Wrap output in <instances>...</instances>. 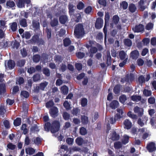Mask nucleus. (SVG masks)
I'll return each instance as SVG.
<instances>
[{"mask_svg":"<svg viewBox=\"0 0 156 156\" xmlns=\"http://www.w3.org/2000/svg\"><path fill=\"white\" fill-rule=\"evenodd\" d=\"M74 35L77 39H81L85 34V31L82 23H78L75 27Z\"/></svg>","mask_w":156,"mask_h":156,"instance_id":"1","label":"nucleus"},{"mask_svg":"<svg viewBox=\"0 0 156 156\" xmlns=\"http://www.w3.org/2000/svg\"><path fill=\"white\" fill-rule=\"evenodd\" d=\"M29 42L30 44H37L39 46L44 45L45 43L43 39L40 38L38 34H34Z\"/></svg>","mask_w":156,"mask_h":156,"instance_id":"2","label":"nucleus"},{"mask_svg":"<svg viewBox=\"0 0 156 156\" xmlns=\"http://www.w3.org/2000/svg\"><path fill=\"white\" fill-rule=\"evenodd\" d=\"M60 122L57 120L54 121L51 124L50 131L52 133H55L58 132L60 128Z\"/></svg>","mask_w":156,"mask_h":156,"instance_id":"3","label":"nucleus"},{"mask_svg":"<svg viewBox=\"0 0 156 156\" xmlns=\"http://www.w3.org/2000/svg\"><path fill=\"white\" fill-rule=\"evenodd\" d=\"M73 21L76 23L79 22L81 19V15L80 13L76 12L73 13L72 15H70Z\"/></svg>","mask_w":156,"mask_h":156,"instance_id":"4","label":"nucleus"},{"mask_svg":"<svg viewBox=\"0 0 156 156\" xmlns=\"http://www.w3.org/2000/svg\"><path fill=\"white\" fill-rule=\"evenodd\" d=\"M146 148L149 152H152L156 150V147L155 143L154 142H151L147 144Z\"/></svg>","mask_w":156,"mask_h":156,"instance_id":"5","label":"nucleus"},{"mask_svg":"<svg viewBox=\"0 0 156 156\" xmlns=\"http://www.w3.org/2000/svg\"><path fill=\"white\" fill-rule=\"evenodd\" d=\"M58 108L55 106H53L50 109L49 113L51 116L52 117L55 118L58 116Z\"/></svg>","mask_w":156,"mask_h":156,"instance_id":"6","label":"nucleus"},{"mask_svg":"<svg viewBox=\"0 0 156 156\" xmlns=\"http://www.w3.org/2000/svg\"><path fill=\"white\" fill-rule=\"evenodd\" d=\"M132 30L135 33H139L142 32L144 30V26L142 24H139L138 25H136L133 28Z\"/></svg>","mask_w":156,"mask_h":156,"instance_id":"7","label":"nucleus"},{"mask_svg":"<svg viewBox=\"0 0 156 156\" xmlns=\"http://www.w3.org/2000/svg\"><path fill=\"white\" fill-rule=\"evenodd\" d=\"M103 19L101 18H98L96 20L95 24V27L97 29H100L103 26Z\"/></svg>","mask_w":156,"mask_h":156,"instance_id":"8","label":"nucleus"},{"mask_svg":"<svg viewBox=\"0 0 156 156\" xmlns=\"http://www.w3.org/2000/svg\"><path fill=\"white\" fill-rule=\"evenodd\" d=\"M30 2V0H18L17 4V6L19 8L25 7V3L29 4Z\"/></svg>","mask_w":156,"mask_h":156,"instance_id":"9","label":"nucleus"},{"mask_svg":"<svg viewBox=\"0 0 156 156\" xmlns=\"http://www.w3.org/2000/svg\"><path fill=\"white\" fill-rule=\"evenodd\" d=\"M133 111L135 113L138 114L139 116H141L143 115L144 109L142 108L136 106L134 108Z\"/></svg>","mask_w":156,"mask_h":156,"instance_id":"10","label":"nucleus"},{"mask_svg":"<svg viewBox=\"0 0 156 156\" xmlns=\"http://www.w3.org/2000/svg\"><path fill=\"white\" fill-rule=\"evenodd\" d=\"M59 20L60 23L64 24L68 21V19L66 15H62L59 16Z\"/></svg>","mask_w":156,"mask_h":156,"instance_id":"11","label":"nucleus"},{"mask_svg":"<svg viewBox=\"0 0 156 156\" xmlns=\"http://www.w3.org/2000/svg\"><path fill=\"white\" fill-rule=\"evenodd\" d=\"M145 2H146V0L145 1H144V0H140L138 2L139 9L141 11H144L147 8V6L144 5Z\"/></svg>","mask_w":156,"mask_h":156,"instance_id":"12","label":"nucleus"},{"mask_svg":"<svg viewBox=\"0 0 156 156\" xmlns=\"http://www.w3.org/2000/svg\"><path fill=\"white\" fill-rule=\"evenodd\" d=\"M124 128L127 129H130L132 126V123L128 119H126L123 122Z\"/></svg>","mask_w":156,"mask_h":156,"instance_id":"13","label":"nucleus"},{"mask_svg":"<svg viewBox=\"0 0 156 156\" xmlns=\"http://www.w3.org/2000/svg\"><path fill=\"white\" fill-rule=\"evenodd\" d=\"M139 52L137 50L132 51L130 53V57L134 60L136 59L139 57Z\"/></svg>","mask_w":156,"mask_h":156,"instance_id":"14","label":"nucleus"},{"mask_svg":"<svg viewBox=\"0 0 156 156\" xmlns=\"http://www.w3.org/2000/svg\"><path fill=\"white\" fill-rule=\"evenodd\" d=\"M80 119L81 122L83 125H87L89 122L88 117L85 115H81Z\"/></svg>","mask_w":156,"mask_h":156,"instance_id":"15","label":"nucleus"},{"mask_svg":"<svg viewBox=\"0 0 156 156\" xmlns=\"http://www.w3.org/2000/svg\"><path fill=\"white\" fill-rule=\"evenodd\" d=\"M119 105L118 101L116 100H114L110 103L109 106L112 109H115L118 108Z\"/></svg>","mask_w":156,"mask_h":156,"instance_id":"16","label":"nucleus"},{"mask_svg":"<svg viewBox=\"0 0 156 156\" xmlns=\"http://www.w3.org/2000/svg\"><path fill=\"white\" fill-rule=\"evenodd\" d=\"M32 25L34 30H37L39 29L40 24L37 21L33 20L32 21Z\"/></svg>","mask_w":156,"mask_h":156,"instance_id":"17","label":"nucleus"},{"mask_svg":"<svg viewBox=\"0 0 156 156\" xmlns=\"http://www.w3.org/2000/svg\"><path fill=\"white\" fill-rule=\"evenodd\" d=\"M7 65L8 67L10 69H12L15 67L16 63L13 60L10 59L8 61Z\"/></svg>","mask_w":156,"mask_h":156,"instance_id":"18","label":"nucleus"},{"mask_svg":"<svg viewBox=\"0 0 156 156\" xmlns=\"http://www.w3.org/2000/svg\"><path fill=\"white\" fill-rule=\"evenodd\" d=\"M120 138L119 135L115 131L113 132L111 134V139L113 141H116L119 140Z\"/></svg>","mask_w":156,"mask_h":156,"instance_id":"19","label":"nucleus"},{"mask_svg":"<svg viewBox=\"0 0 156 156\" xmlns=\"http://www.w3.org/2000/svg\"><path fill=\"white\" fill-rule=\"evenodd\" d=\"M25 151L27 154L30 155L33 154L35 153V150L32 147H29L25 149Z\"/></svg>","mask_w":156,"mask_h":156,"instance_id":"20","label":"nucleus"},{"mask_svg":"<svg viewBox=\"0 0 156 156\" xmlns=\"http://www.w3.org/2000/svg\"><path fill=\"white\" fill-rule=\"evenodd\" d=\"M120 88L121 85L120 84H118L116 85L113 89L114 93L115 94L117 95L119 94L120 92Z\"/></svg>","mask_w":156,"mask_h":156,"instance_id":"21","label":"nucleus"},{"mask_svg":"<svg viewBox=\"0 0 156 156\" xmlns=\"http://www.w3.org/2000/svg\"><path fill=\"white\" fill-rule=\"evenodd\" d=\"M10 28L13 32H15L17 28V24L16 22H13L9 23Z\"/></svg>","mask_w":156,"mask_h":156,"instance_id":"22","label":"nucleus"},{"mask_svg":"<svg viewBox=\"0 0 156 156\" xmlns=\"http://www.w3.org/2000/svg\"><path fill=\"white\" fill-rule=\"evenodd\" d=\"M21 119L20 117H17L16 119L14 120L13 125L15 126H18L21 125Z\"/></svg>","mask_w":156,"mask_h":156,"instance_id":"23","label":"nucleus"},{"mask_svg":"<svg viewBox=\"0 0 156 156\" xmlns=\"http://www.w3.org/2000/svg\"><path fill=\"white\" fill-rule=\"evenodd\" d=\"M128 9L129 11L132 13L135 12L137 9L135 5L133 3H131L129 4Z\"/></svg>","mask_w":156,"mask_h":156,"instance_id":"24","label":"nucleus"},{"mask_svg":"<svg viewBox=\"0 0 156 156\" xmlns=\"http://www.w3.org/2000/svg\"><path fill=\"white\" fill-rule=\"evenodd\" d=\"M112 58L109 52L107 53L106 55V63L107 66L111 65L112 63Z\"/></svg>","mask_w":156,"mask_h":156,"instance_id":"25","label":"nucleus"},{"mask_svg":"<svg viewBox=\"0 0 156 156\" xmlns=\"http://www.w3.org/2000/svg\"><path fill=\"white\" fill-rule=\"evenodd\" d=\"M19 23L21 26L25 27H27V20L25 18H22L19 20Z\"/></svg>","mask_w":156,"mask_h":156,"instance_id":"26","label":"nucleus"},{"mask_svg":"<svg viewBox=\"0 0 156 156\" xmlns=\"http://www.w3.org/2000/svg\"><path fill=\"white\" fill-rule=\"evenodd\" d=\"M61 90L62 94L65 95H67L69 89L67 86L63 85L61 87Z\"/></svg>","mask_w":156,"mask_h":156,"instance_id":"27","label":"nucleus"},{"mask_svg":"<svg viewBox=\"0 0 156 156\" xmlns=\"http://www.w3.org/2000/svg\"><path fill=\"white\" fill-rule=\"evenodd\" d=\"M63 45L65 47H67L71 44V41L69 38L66 37L63 40Z\"/></svg>","mask_w":156,"mask_h":156,"instance_id":"28","label":"nucleus"},{"mask_svg":"<svg viewBox=\"0 0 156 156\" xmlns=\"http://www.w3.org/2000/svg\"><path fill=\"white\" fill-rule=\"evenodd\" d=\"M74 6L72 4H69L68 5L69 13V15H71L74 13L75 9H73Z\"/></svg>","mask_w":156,"mask_h":156,"instance_id":"29","label":"nucleus"},{"mask_svg":"<svg viewBox=\"0 0 156 156\" xmlns=\"http://www.w3.org/2000/svg\"><path fill=\"white\" fill-rule=\"evenodd\" d=\"M127 99V97L125 94H122L119 97V101L122 104H124Z\"/></svg>","mask_w":156,"mask_h":156,"instance_id":"30","label":"nucleus"},{"mask_svg":"<svg viewBox=\"0 0 156 156\" xmlns=\"http://www.w3.org/2000/svg\"><path fill=\"white\" fill-rule=\"evenodd\" d=\"M42 139L41 138L39 137H37L35 139H34V144H35L39 145H41V143Z\"/></svg>","mask_w":156,"mask_h":156,"instance_id":"31","label":"nucleus"},{"mask_svg":"<svg viewBox=\"0 0 156 156\" xmlns=\"http://www.w3.org/2000/svg\"><path fill=\"white\" fill-rule=\"evenodd\" d=\"M129 137L128 136L125 135L123 136L122 140V142L124 144L128 143L129 141Z\"/></svg>","mask_w":156,"mask_h":156,"instance_id":"32","label":"nucleus"},{"mask_svg":"<svg viewBox=\"0 0 156 156\" xmlns=\"http://www.w3.org/2000/svg\"><path fill=\"white\" fill-rule=\"evenodd\" d=\"M48 84V83L46 81H44L42 82L39 84V86L40 88V90H44L46 87H47Z\"/></svg>","mask_w":156,"mask_h":156,"instance_id":"33","label":"nucleus"},{"mask_svg":"<svg viewBox=\"0 0 156 156\" xmlns=\"http://www.w3.org/2000/svg\"><path fill=\"white\" fill-rule=\"evenodd\" d=\"M24 80L23 78L21 77H20L16 79V84H18L20 86L22 84L24 83Z\"/></svg>","mask_w":156,"mask_h":156,"instance_id":"34","label":"nucleus"},{"mask_svg":"<svg viewBox=\"0 0 156 156\" xmlns=\"http://www.w3.org/2000/svg\"><path fill=\"white\" fill-rule=\"evenodd\" d=\"M51 124L50 122H47L45 123L44 125V129L45 131L48 132L51 129Z\"/></svg>","mask_w":156,"mask_h":156,"instance_id":"35","label":"nucleus"},{"mask_svg":"<svg viewBox=\"0 0 156 156\" xmlns=\"http://www.w3.org/2000/svg\"><path fill=\"white\" fill-rule=\"evenodd\" d=\"M126 54L124 51L122 50L119 52V56L120 59L123 60L125 59Z\"/></svg>","mask_w":156,"mask_h":156,"instance_id":"36","label":"nucleus"},{"mask_svg":"<svg viewBox=\"0 0 156 156\" xmlns=\"http://www.w3.org/2000/svg\"><path fill=\"white\" fill-rule=\"evenodd\" d=\"M124 43L125 45L128 47H130L132 45V42L129 39H125L124 40Z\"/></svg>","mask_w":156,"mask_h":156,"instance_id":"37","label":"nucleus"},{"mask_svg":"<svg viewBox=\"0 0 156 156\" xmlns=\"http://www.w3.org/2000/svg\"><path fill=\"white\" fill-rule=\"evenodd\" d=\"M41 79L40 75L39 73H36L33 76V80L34 82H36L39 80Z\"/></svg>","mask_w":156,"mask_h":156,"instance_id":"38","label":"nucleus"},{"mask_svg":"<svg viewBox=\"0 0 156 156\" xmlns=\"http://www.w3.org/2000/svg\"><path fill=\"white\" fill-rule=\"evenodd\" d=\"M109 24L105 23L104 27L103 28V32L105 34L104 41L105 43L106 42L107 40V27L108 26Z\"/></svg>","mask_w":156,"mask_h":156,"instance_id":"39","label":"nucleus"},{"mask_svg":"<svg viewBox=\"0 0 156 156\" xmlns=\"http://www.w3.org/2000/svg\"><path fill=\"white\" fill-rule=\"evenodd\" d=\"M79 133L82 135H85L87 133V131L86 128L82 127L80 128Z\"/></svg>","mask_w":156,"mask_h":156,"instance_id":"40","label":"nucleus"},{"mask_svg":"<svg viewBox=\"0 0 156 156\" xmlns=\"http://www.w3.org/2000/svg\"><path fill=\"white\" fill-rule=\"evenodd\" d=\"M41 59L40 55L39 54H36L33 56V61L36 63L39 62Z\"/></svg>","mask_w":156,"mask_h":156,"instance_id":"41","label":"nucleus"},{"mask_svg":"<svg viewBox=\"0 0 156 156\" xmlns=\"http://www.w3.org/2000/svg\"><path fill=\"white\" fill-rule=\"evenodd\" d=\"M26 61L24 59H21L17 61L16 62L17 66L22 67L24 65Z\"/></svg>","mask_w":156,"mask_h":156,"instance_id":"42","label":"nucleus"},{"mask_svg":"<svg viewBox=\"0 0 156 156\" xmlns=\"http://www.w3.org/2000/svg\"><path fill=\"white\" fill-rule=\"evenodd\" d=\"M6 5L8 8H11L15 6V4L13 1H8L6 3Z\"/></svg>","mask_w":156,"mask_h":156,"instance_id":"43","label":"nucleus"},{"mask_svg":"<svg viewBox=\"0 0 156 156\" xmlns=\"http://www.w3.org/2000/svg\"><path fill=\"white\" fill-rule=\"evenodd\" d=\"M138 81L140 84L142 85L145 82V78L143 76L140 75L138 77Z\"/></svg>","mask_w":156,"mask_h":156,"instance_id":"44","label":"nucleus"},{"mask_svg":"<svg viewBox=\"0 0 156 156\" xmlns=\"http://www.w3.org/2000/svg\"><path fill=\"white\" fill-rule=\"evenodd\" d=\"M43 73L45 75V76L47 77L50 76V72L49 69L46 68H43Z\"/></svg>","mask_w":156,"mask_h":156,"instance_id":"45","label":"nucleus"},{"mask_svg":"<svg viewBox=\"0 0 156 156\" xmlns=\"http://www.w3.org/2000/svg\"><path fill=\"white\" fill-rule=\"evenodd\" d=\"M31 36V34L29 31H25L22 35V38L25 37L26 39H29Z\"/></svg>","mask_w":156,"mask_h":156,"instance_id":"46","label":"nucleus"},{"mask_svg":"<svg viewBox=\"0 0 156 156\" xmlns=\"http://www.w3.org/2000/svg\"><path fill=\"white\" fill-rule=\"evenodd\" d=\"M112 21L115 24H117L118 23L119 20V18L117 15H115L113 17Z\"/></svg>","mask_w":156,"mask_h":156,"instance_id":"47","label":"nucleus"},{"mask_svg":"<svg viewBox=\"0 0 156 156\" xmlns=\"http://www.w3.org/2000/svg\"><path fill=\"white\" fill-rule=\"evenodd\" d=\"M20 95L25 98H28L29 96V94L27 91L22 90L21 92Z\"/></svg>","mask_w":156,"mask_h":156,"instance_id":"48","label":"nucleus"},{"mask_svg":"<svg viewBox=\"0 0 156 156\" xmlns=\"http://www.w3.org/2000/svg\"><path fill=\"white\" fill-rule=\"evenodd\" d=\"M120 5L121 6L122 8V9L125 10L127 9L128 6V3L126 1H122L120 3Z\"/></svg>","mask_w":156,"mask_h":156,"instance_id":"49","label":"nucleus"},{"mask_svg":"<svg viewBox=\"0 0 156 156\" xmlns=\"http://www.w3.org/2000/svg\"><path fill=\"white\" fill-rule=\"evenodd\" d=\"M76 143L78 145H81L83 142V139L81 137H78L76 139Z\"/></svg>","mask_w":156,"mask_h":156,"instance_id":"50","label":"nucleus"},{"mask_svg":"<svg viewBox=\"0 0 156 156\" xmlns=\"http://www.w3.org/2000/svg\"><path fill=\"white\" fill-rule=\"evenodd\" d=\"M7 147L10 150H14L16 148V146L15 145L11 143H9L7 144Z\"/></svg>","mask_w":156,"mask_h":156,"instance_id":"51","label":"nucleus"},{"mask_svg":"<svg viewBox=\"0 0 156 156\" xmlns=\"http://www.w3.org/2000/svg\"><path fill=\"white\" fill-rule=\"evenodd\" d=\"M110 18L109 13L108 12H105V23L109 24L108 21Z\"/></svg>","mask_w":156,"mask_h":156,"instance_id":"52","label":"nucleus"},{"mask_svg":"<svg viewBox=\"0 0 156 156\" xmlns=\"http://www.w3.org/2000/svg\"><path fill=\"white\" fill-rule=\"evenodd\" d=\"M122 147V144L120 141L116 142L114 144V147L115 149H119Z\"/></svg>","mask_w":156,"mask_h":156,"instance_id":"53","label":"nucleus"},{"mask_svg":"<svg viewBox=\"0 0 156 156\" xmlns=\"http://www.w3.org/2000/svg\"><path fill=\"white\" fill-rule=\"evenodd\" d=\"M20 53L23 57H25L27 55V50L25 48H23L20 50Z\"/></svg>","mask_w":156,"mask_h":156,"instance_id":"54","label":"nucleus"},{"mask_svg":"<svg viewBox=\"0 0 156 156\" xmlns=\"http://www.w3.org/2000/svg\"><path fill=\"white\" fill-rule=\"evenodd\" d=\"M62 60L63 59L60 55H56L55 57V61L56 62H58L59 63L61 62Z\"/></svg>","mask_w":156,"mask_h":156,"instance_id":"55","label":"nucleus"},{"mask_svg":"<svg viewBox=\"0 0 156 156\" xmlns=\"http://www.w3.org/2000/svg\"><path fill=\"white\" fill-rule=\"evenodd\" d=\"M54 104L52 100H50L47 102L46 104V107L47 108H51L53 107Z\"/></svg>","mask_w":156,"mask_h":156,"instance_id":"56","label":"nucleus"},{"mask_svg":"<svg viewBox=\"0 0 156 156\" xmlns=\"http://www.w3.org/2000/svg\"><path fill=\"white\" fill-rule=\"evenodd\" d=\"M131 99L134 101H140L141 100V97L140 96L133 95L131 97Z\"/></svg>","mask_w":156,"mask_h":156,"instance_id":"57","label":"nucleus"},{"mask_svg":"<svg viewBox=\"0 0 156 156\" xmlns=\"http://www.w3.org/2000/svg\"><path fill=\"white\" fill-rule=\"evenodd\" d=\"M58 23V19L54 18L50 23L52 27H54L56 26Z\"/></svg>","mask_w":156,"mask_h":156,"instance_id":"58","label":"nucleus"},{"mask_svg":"<svg viewBox=\"0 0 156 156\" xmlns=\"http://www.w3.org/2000/svg\"><path fill=\"white\" fill-rule=\"evenodd\" d=\"M98 2L102 7H105L106 6L107 3L106 0H98Z\"/></svg>","mask_w":156,"mask_h":156,"instance_id":"59","label":"nucleus"},{"mask_svg":"<svg viewBox=\"0 0 156 156\" xmlns=\"http://www.w3.org/2000/svg\"><path fill=\"white\" fill-rule=\"evenodd\" d=\"M127 115L133 119H137V116L136 115L133 114L131 111L129 112L127 114Z\"/></svg>","mask_w":156,"mask_h":156,"instance_id":"60","label":"nucleus"},{"mask_svg":"<svg viewBox=\"0 0 156 156\" xmlns=\"http://www.w3.org/2000/svg\"><path fill=\"white\" fill-rule=\"evenodd\" d=\"M64 119L66 120H68L70 117V115L66 112H64L62 115Z\"/></svg>","mask_w":156,"mask_h":156,"instance_id":"61","label":"nucleus"},{"mask_svg":"<svg viewBox=\"0 0 156 156\" xmlns=\"http://www.w3.org/2000/svg\"><path fill=\"white\" fill-rule=\"evenodd\" d=\"M30 130L31 132L34 133H35L36 132H37L39 131L38 127L36 124L34 125V126H32L31 127Z\"/></svg>","mask_w":156,"mask_h":156,"instance_id":"62","label":"nucleus"},{"mask_svg":"<svg viewBox=\"0 0 156 156\" xmlns=\"http://www.w3.org/2000/svg\"><path fill=\"white\" fill-rule=\"evenodd\" d=\"M85 54L83 52H82L80 51L77 52L76 55L77 57L79 59H82L85 56Z\"/></svg>","mask_w":156,"mask_h":156,"instance_id":"63","label":"nucleus"},{"mask_svg":"<svg viewBox=\"0 0 156 156\" xmlns=\"http://www.w3.org/2000/svg\"><path fill=\"white\" fill-rule=\"evenodd\" d=\"M87 100L86 98H83L81 100V105L82 107H84L87 105Z\"/></svg>","mask_w":156,"mask_h":156,"instance_id":"64","label":"nucleus"}]
</instances>
